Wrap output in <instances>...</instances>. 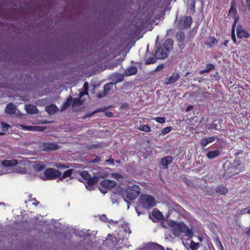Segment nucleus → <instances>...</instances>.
Here are the masks:
<instances>
[{
    "instance_id": "obj_1",
    "label": "nucleus",
    "mask_w": 250,
    "mask_h": 250,
    "mask_svg": "<svg viewBox=\"0 0 250 250\" xmlns=\"http://www.w3.org/2000/svg\"><path fill=\"white\" fill-rule=\"evenodd\" d=\"M245 170V165L240 160H226L223 163L221 171L223 176L226 178L238 174Z\"/></svg>"
},
{
    "instance_id": "obj_2",
    "label": "nucleus",
    "mask_w": 250,
    "mask_h": 250,
    "mask_svg": "<svg viewBox=\"0 0 250 250\" xmlns=\"http://www.w3.org/2000/svg\"><path fill=\"white\" fill-rule=\"evenodd\" d=\"M170 228L175 236H180L181 233H184L186 235L190 237L193 234L192 230L183 223H176L175 221L169 222Z\"/></svg>"
},
{
    "instance_id": "obj_3",
    "label": "nucleus",
    "mask_w": 250,
    "mask_h": 250,
    "mask_svg": "<svg viewBox=\"0 0 250 250\" xmlns=\"http://www.w3.org/2000/svg\"><path fill=\"white\" fill-rule=\"evenodd\" d=\"M173 41L171 39L167 40L163 47L158 48L155 53L157 59H164L168 56L169 52L172 49Z\"/></svg>"
},
{
    "instance_id": "obj_4",
    "label": "nucleus",
    "mask_w": 250,
    "mask_h": 250,
    "mask_svg": "<svg viewBox=\"0 0 250 250\" xmlns=\"http://www.w3.org/2000/svg\"><path fill=\"white\" fill-rule=\"evenodd\" d=\"M140 193V188L136 185H133L127 187L123 191L122 196L125 200L127 202V200H133L136 199Z\"/></svg>"
},
{
    "instance_id": "obj_5",
    "label": "nucleus",
    "mask_w": 250,
    "mask_h": 250,
    "mask_svg": "<svg viewBox=\"0 0 250 250\" xmlns=\"http://www.w3.org/2000/svg\"><path fill=\"white\" fill-rule=\"evenodd\" d=\"M80 177L78 179L80 181L83 182L85 180V186L87 189L89 190L93 189V186L98 181V178L97 177H91L89 173L86 171H83L80 174Z\"/></svg>"
},
{
    "instance_id": "obj_6",
    "label": "nucleus",
    "mask_w": 250,
    "mask_h": 250,
    "mask_svg": "<svg viewBox=\"0 0 250 250\" xmlns=\"http://www.w3.org/2000/svg\"><path fill=\"white\" fill-rule=\"evenodd\" d=\"M39 176L43 180H49L61 177V173L58 170L48 168L44 171L43 174H40Z\"/></svg>"
},
{
    "instance_id": "obj_7",
    "label": "nucleus",
    "mask_w": 250,
    "mask_h": 250,
    "mask_svg": "<svg viewBox=\"0 0 250 250\" xmlns=\"http://www.w3.org/2000/svg\"><path fill=\"white\" fill-rule=\"evenodd\" d=\"M140 203L145 208H148L155 206L156 201L152 196L145 194L142 195L140 198Z\"/></svg>"
},
{
    "instance_id": "obj_8",
    "label": "nucleus",
    "mask_w": 250,
    "mask_h": 250,
    "mask_svg": "<svg viewBox=\"0 0 250 250\" xmlns=\"http://www.w3.org/2000/svg\"><path fill=\"white\" fill-rule=\"evenodd\" d=\"M100 184L101 188H100L99 189L103 193H106L107 191L105 190H110L113 188L115 187L117 185L116 182L114 181L108 179H104L102 181Z\"/></svg>"
},
{
    "instance_id": "obj_9",
    "label": "nucleus",
    "mask_w": 250,
    "mask_h": 250,
    "mask_svg": "<svg viewBox=\"0 0 250 250\" xmlns=\"http://www.w3.org/2000/svg\"><path fill=\"white\" fill-rule=\"evenodd\" d=\"M236 32L237 37L239 38H249L250 36L249 33L244 29L242 26L240 25L236 27Z\"/></svg>"
},
{
    "instance_id": "obj_10",
    "label": "nucleus",
    "mask_w": 250,
    "mask_h": 250,
    "mask_svg": "<svg viewBox=\"0 0 250 250\" xmlns=\"http://www.w3.org/2000/svg\"><path fill=\"white\" fill-rule=\"evenodd\" d=\"M20 128L25 130L28 131H43L45 127L40 126H30V125H19Z\"/></svg>"
},
{
    "instance_id": "obj_11",
    "label": "nucleus",
    "mask_w": 250,
    "mask_h": 250,
    "mask_svg": "<svg viewBox=\"0 0 250 250\" xmlns=\"http://www.w3.org/2000/svg\"><path fill=\"white\" fill-rule=\"evenodd\" d=\"M81 97H80V98H70L67 100V101L63 105L66 107H68L70 106V105L72 104L73 106H74L75 105L77 104H82L83 102V101H81L80 100V98Z\"/></svg>"
},
{
    "instance_id": "obj_12",
    "label": "nucleus",
    "mask_w": 250,
    "mask_h": 250,
    "mask_svg": "<svg viewBox=\"0 0 250 250\" xmlns=\"http://www.w3.org/2000/svg\"><path fill=\"white\" fill-rule=\"evenodd\" d=\"M162 217L163 215L161 212L156 209H154L152 213L149 215V218H151L153 222H157L161 220Z\"/></svg>"
},
{
    "instance_id": "obj_13",
    "label": "nucleus",
    "mask_w": 250,
    "mask_h": 250,
    "mask_svg": "<svg viewBox=\"0 0 250 250\" xmlns=\"http://www.w3.org/2000/svg\"><path fill=\"white\" fill-rule=\"evenodd\" d=\"M236 3L235 0H232L231 2L230 9L229 11L228 15L229 18H232L233 19H238L237 18H235L236 14V10L235 8Z\"/></svg>"
},
{
    "instance_id": "obj_14",
    "label": "nucleus",
    "mask_w": 250,
    "mask_h": 250,
    "mask_svg": "<svg viewBox=\"0 0 250 250\" xmlns=\"http://www.w3.org/2000/svg\"><path fill=\"white\" fill-rule=\"evenodd\" d=\"M179 78V75L178 73H174L169 78H167L164 81V83L168 85L176 82Z\"/></svg>"
},
{
    "instance_id": "obj_15",
    "label": "nucleus",
    "mask_w": 250,
    "mask_h": 250,
    "mask_svg": "<svg viewBox=\"0 0 250 250\" xmlns=\"http://www.w3.org/2000/svg\"><path fill=\"white\" fill-rule=\"evenodd\" d=\"M191 22L192 20L190 17H184L180 21V26L182 27H188Z\"/></svg>"
},
{
    "instance_id": "obj_16",
    "label": "nucleus",
    "mask_w": 250,
    "mask_h": 250,
    "mask_svg": "<svg viewBox=\"0 0 250 250\" xmlns=\"http://www.w3.org/2000/svg\"><path fill=\"white\" fill-rule=\"evenodd\" d=\"M19 164V162L15 159L5 160L2 162L3 167H12Z\"/></svg>"
},
{
    "instance_id": "obj_17",
    "label": "nucleus",
    "mask_w": 250,
    "mask_h": 250,
    "mask_svg": "<svg viewBox=\"0 0 250 250\" xmlns=\"http://www.w3.org/2000/svg\"><path fill=\"white\" fill-rule=\"evenodd\" d=\"M173 158L171 156H167L162 159L161 164L165 168H167V166L171 163Z\"/></svg>"
},
{
    "instance_id": "obj_18",
    "label": "nucleus",
    "mask_w": 250,
    "mask_h": 250,
    "mask_svg": "<svg viewBox=\"0 0 250 250\" xmlns=\"http://www.w3.org/2000/svg\"><path fill=\"white\" fill-rule=\"evenodd\" d=\"M25 108L27 112L29 114H35L38 112V109L35 105L31 104L26 105Z\"/></svg>"
},
{
    "instance_id": "obj_19",
    "label": "nucleus",
    "mask_w": 250,
    "mask_h": 250,
    "mask_svg": "<svg viewBox=\"0 0 250 250\" xmlns=\"http://www.w3.org/2000/svg\"><path fill=\"white\" fill-rule=\"evenodd\" d=\"M45 110L49 114L52 115L58 110V108L55 104H51L47 106Z\"/></svg>"
},
{
    "instance_id": "obj_20",
    "label": "nucleus",
    "mask_w": 250,
    "mask_h": 250,
    "mask_svg": "<svg viewBox=\"0 0 250 250\" xmlns=\"http://www.w3.org/2000/svg\"><path fill=\"white\" fill-rule=\"evenodd\" d=\"M16 106L12 104H9L7 105L5 108V111L7 113L12 114L16 112Z\"/></svg>"
},
{
    "instance_id": "obj_21",
    "label": "nucleus",
    "mask_w": 250,
    "mask_h": 250,
    "mask_svg": "<svg viewBox=\"0 0 250 250\" xmlns=\"http://www.w3.org/2000/svg\"><path fill=\"white\" fill-rule=\"evenodd\" d=\"M214 138L213 137H209L208 138H204L201 140L200 144L202 146H206L208 144L213 142Z\"/></svg>"
},
{
    "instance_id": "obj_22",
    "label": "nucleus",
    "mask_w": 250,
    "mask_h": 250,
    "mask_svg": "<svg viewBox=\"0 0 250 250\" xmlns=\"http://www.w3.org/2000/svg\"><path fill=\"white\" fill-rule=\"evenodd\" d=\"M124 76L121 74H115L113 75V81H115L114 84H116L118 82H121L124 80Z\"/></svg>"
},
{
    "instance_id": "obj_23",
    "label": "nucleus",
    "mask_w": 250,
    "mask_h": 250,
    "mask_svg": "<svg viewBox=\"0 0 250 250\" xmlns=\"http://www.w3.org/2000/svg\"><path fill=\"white\" fill-rule=\"evenodd\" d=\"M46 166L42 162H41L37 164L34 166V169L38 172H40L46 168Z\"/></svg>"
},
{
    "instance_id": "obj_24",
    "label": "nucleus",
    "mask_w": 250,
    "mask_h": 250,
    "mask_svg": "<svg viewBox=\"0 0 250 250\" xmlns=\"http://www.w3.org/2000/svg\"><path fill=\"white\" fill-rule=\"evenodd\" d=\"M137 69L135 67H130L125 71V74L127 76H131L137 73Z\"/></svg>"
},
{
    "instance_id": "obj_25",
    "label": "nucleus",
    "mask_w": 250,
    "mask_h": 250,
    "mask_svg": "<svg viewBox=\"0 0 250 250\" xmlns=\"http://www.w3.org/2000/svg\"><path fill=\"white\" fill-rule=\"evenodd\" d=\"M238 19H235L234 21H233V23L231 27V37L232 40L233 41L234 43L236 42V37L235 36V27L236 26V24L237 22Z\"/></svg>"
},
{
    "instance_id": "obj_26",
    "label": "nucleus",
    "mask_w": 250,
    "mask_h": 250,
    "mask_svg": "<svg viewBox=\"0 0 250 250\" xmlns=\"http://www.w3.org/2000/svg\"><path fill=\"white\" fill-rule=\"evenodd\" d=\"M217 44V40L214 37H210L206 42L209 47H212Z\"/></svg>"
},
{
    "instance_id": "obj_27",
    "label": "nucleus",
    "mask_w": 250,
    "mask_h": 250,
    "mask_svg": "<svg viewBox=\"0 0 250 250\" xmlns=\"http://www.w3.org/2000/svg\"><path fill=\"white\" fill-rule=\"evenodd\" d=\"M88 83L87 82H85L83 86V92L80 91L79 95L80 97H82L84 95L88 94Z\"/></svg>"
},
{
    "instance_id": "obj_28",
    "label": "nucleus",
    "mask_w": 250,
    "mask_h": 250,
    "mask_svg": "<svg viewBox=\"0 0 250 250\" xmlns=\"http://www.w3.org/2000/svg\"><path fill=\"white\" fill-rule=\"evenodd\" d=\"M219 155L218 150L211 151L208 152L207 156L209 159H213Z\"/></svg>"
},
{
    "instance_id": "obj_29",
    "label": "nucleus",
    "mask_w": 250,
    "mask_h": 250,
    "mask_svg": "<svg viewBox=\"0 0 250 250\" xmlns=\"http://www.w3.org/2000/svg\"><path fill=\"white\" fill-rule=\"evenodd\" d=\"M73 170L72 169H68L65 171L63 174L62 175L61 177H60L61 179H64L66 177H69L71 175L72 173Z\"/></svg>"
},
{
    "instance_id": "obj_30",
    "label": "nucleus",
    "mask_w": 250,
    "mask_h": 250,
    "mask_svg": "<svg viewBox=\"0 0 250 250\" xmlns=\"http://www.w3.org/2000/svg\"><path fill=\"white\" fill-rule=\"evenodd\" d=\"M138 129L146 132H149L150 130L149 126L146 125H141L138 127Z\"/></svg>"
},
{
    "instance_id": "obj_31",
    "label": "nucleus",
    "mask_w": 250,
    "mask_h": 250,
    "mask_svg": "<svg viewBox=\"0 0 250 250\" xmlns=\"http://www.w3.org/2000/svg\"><path fill=\"white\" fill-rule=\"evenodd\" d=\"M113 84H114L113 83H110L105 84L104 86V91L105 92L108 91L113 87Z\"/></svg>"
},
{
    "instance_id": "obj_32",
    "label": "nucleus",
    "mask_w": 250,
    "mask_h": 250,
    "mask_svg": "<svg viewBox=\"0 0 250 250\" xmlns=\"http://www.w3.org/2000/svg\"><path fill=\"white\" fill-rule=\"evenodd\" d=\"M156 59H157L153 57L147 58L146 60V63L147 64L154 63L156 62Z\"/></svg>"
},
{
    "instance_id": "obj_33",
    "label": "nucleus",
    "mask_w": 250,
    "mask_h": 250,
    "mask_svg": "<svg viewBox=\"0 0 250 250\" xmlns=\"http://www.w3.org/2000/svg\"><path fill=\"white\" fill-rule=\"evenodd\" d=\"M177 38L181 42H183L185 39V35L183 32H179L177 34Z\"/></svg>"
},
{
    "instance_id": "obj_34",
    "label": "nucleus",
    "mask_w": 250,
    "mask_h": 250,
    "mask_svg": "<svg viewBox=\"0 0 250 250\" xmlns=\"http://www.w3.org/2000/svg\"><path fill=\"white\" fill-rule=\"evenodd\" d=\"M45 148L48 150H55L57 148V147L53 144H46L45 145Z\"/></svg>"
},
{
    "instance_id": "obj_35",
    "label": "nucleus",
    "mask_w": 250,
    "mask_h": 250,
    "mask_svg": "<svg viewBox=\"0 0 250 250\" xmlns=\"http://www.w3.org/2000/svg\"><path fill=\"white\" fill-rule=\"evenodd\" d=\"M172 128L171 126L166 127L162 130V132L161 134L163 135H165L169 133L172 130Z\"/></svg>"
},
{
    "instance_id": "obj_36",
    "label": "nucleus",
    "mask_w": 250,
    "mask_h": 250,
    "mask_svg": "<svg viewBox=\"0 0 250 250\" xmlns=\"http://www.w3.org/2000/svg\"><path fill=\"white\" fill-rule=\"evenodd\" d=\"M228 188L223 186L220 187V195H225V194L228 192Z\"/></svg>"
},
{
    "instance_id": "obj_37",
    "label": "nucleus",
    "mask_w": 250,
    "mask_h": 250,
    "mask_svg": "<svg viewBox=\"0 0 250 250\" xmlns=\"http://www.w3.org/2000/svg\"><path fill=\"white\" fill-rule=\"evenodd\" d=\"M190 248L193 250H196L199 248V244L191 241L190 244Z\"/></svg>"
},
{
    "instance_id": "obj_38",
    "label": "nucleus",
    "mask_w": 250,
    "mask_h": 250,
    "mask_svg": "<svg viewBox=\"0 0 250 250\" xmlns=\"http://www.w3.org/2000/svg\"><path fill=\"white\" fill-rule=\"evenodd\" d=\"M170 221H173L171 220H170V219L164 221L162 222V226H163V227H164L165 228H167L168 227H170V224L169 223V222H170Z\"/></svg>"
},
{
    "instance_id": "obj_39",
    "label": "nucleus",
    "mask_w": 250,
    "mask_h": 250,
    "mask_svg": "<svg viewBox=\"0 0 250 250\" xmlns=\"http://www.w3.org/2000/svg\"><path fill=\"white\" fill-rule=\"evenodd\" d=\"M213 68V65L210 64H208L207 65V68L204 70H202L200 71L201 74H203L205 72H208Z\"/></svg>"
},
{
    "instance_id": "obj_40",
    "label": "nucleus",
    "mask_w": 250,
    "mask_h": 250,
    "mask_svg": "<svg viewBox=\"0 0 250 250\" xmlns=\"http://www.w3.org/2000/svg\"><path fill=\"white\" fill-rule=\"evenodd\" d=\"M155 120L159 123H164L165 122V119L164 117H157Z\"/></svg>"
},
{
    "instance_id": "obj_41",
    "label": "nucleus",
    "mask_w": 250,
    "mask_h": 250,
    "mask_svg": "<svg viewBox=\"0 0 250 250\" xmlns=\"http://www.w3.org/2000/svg\"><path fill=\"white\" fill-rule=\"evenodd\" d=\"M55 167L58 168H65L67 167L65 165L60 163L56 164Z\"/></svg>"
},
{
    "instance_id": "obj_42",
    "label": "nucleus",
    "mask_w": 250,
    "mask_h": 250,
    "mask_svg": "<svg viewBox=\"0 0 250 250\" xmlns=\"http://www.w3.org/2000/svg\"><path fill=\"white\" fill-rule=\"evenodd\" d=\"M2 128L3 130L6 131L10 127V126L6 123H2Z\"/></svg>"
},
{
    "instance_id": "obj_43",
    "label": "nucleus",
    "mask_w": 250,
    "mask_h": 250,
    "mask_svg": "<svg viewBox=\"0 0 250 250\" xmlns=\"http://www.w3.org/2000/svg\"><path fill=\"white\" fill-rule=\"evenodd\" d=\"M112 177L116 179V180H119L121 178H122V176L120 174L116 173V174H113Z\"/></svg>"
},
{
    "instance_id": "obj_44",
    "label": "nucleus",
    "mask_w": 250,
    "mask_h": 250,
    "mask_svg": "<svg viewBox=\"0 0 250 250\" xmlns=\"http://www.w3.org/2000/svg\"><path fill=\"white\" fill-rule=\"evenodd\" d=\"M247 208H243L239 211L238 214L239 215L245 214V213H247Z\"/></svg>"
},
{
    "instance_id": "obj_45",
    "label": "nucleus",
    "mask_w": 250,
    "mask_h": 250,
    "mask_svg": "<svg viewBox=\"0 0 250 250\" xmlns=\"http://www.w3.org/2000/svg\"><path fill=\"white\" fill-rule=\"evenodd\" d=\"M100 219L101 220L104 221V222H106L107 221V217L106 216V215L105 214H103L101 217H100Z\"/></svg>"
},
{
    "instance_id": "obj_46",
    "label": "nucleus",
    "mask_w": 250,
    "mask_h": 250,
    "mask_svg": "<svg viewBox=\"0 0 250 250\" xmlns=\"http://www.w3.org/2000/svg\"><path fill=\"white\" fill-rule=\"evenodd\" d=\"M164 67V65L161 64L159 66H157V68L155 69L156 71H158L161 69H162Z\"/></svg>"
},
{
    "instance_id": "obj_47",
    "label": "nucleus",
    "mask_w": 250,
    "mask_h": 250,
    "mask_svg": "<svg viewBox=\"0 0 250 250\" xmlns=\"http://www.w3.org/2000/svg\"><path fill=\"white\" fill-rule=\"evenodd\" d=\"M100 110H95L94 112H93L92 113H90V114H87L86 115V117H90L91 116H92V115H93L94 113H97L98 112H99Z\"/></svg>"
},
{
    "instance_id": "obj_48",
    "label": "nucleus",
    "mask_w": 250,
    "mask_h": 250,
    "mask_svg": "<svg viewBox=\"0 0 250 250\" xmlns=\"http://www.w3.org/2000/svg\"><path fill=\"white\" fill-rule=\"evenodd\" d=\"M128 106V104L125 103V104H122L121 108H122L123 109H125V108H126V107H127Z\"/></svg>"
},
{
    "instance_id": "obj_49",
    "label": "nucleus",
    "mask_w": 250,
    "mask_h": 250,
    "mask_svg": "<svg viewBox=\"0 0 250 250\" xmlns=\"http://www.w3.org/2000/svg\"><path fill=\"white\" fill-rule=\"evenodd\" d=\"M245 234H246L248 235H250V226L249 228H248L246 229V230L245 232Z\"/></svg>"
},
{
    "instance_id": "obj_50",
    "label": "nucleus",
    "mask_w": 250,
    "mask_h": 250,
    "mask_svg": "<svg viewBox=\"0 0 250 250\" xmlns=\"http://www.w3.org/2000/svg\"><path fill=\"white\" fill-rule=\"evenodd\" d=\"M246 5L248 9L250 10V0H247Z\"/></svg>"
},
{
    "instance_id": "obj_51",
    "label": "nucleus",
    "mask_w": 250,
    "mask_h": 250,
    "mask_svg": "<svg viewBox=\"0 0 250 250\" xmlns=\"http://www.w3.org/2000/svg\"><path fill=\"white\" fill-rule=\"evenodd\" d=\"M112 113L111 112H107L106 113V115L107 116H108V117H110L111 116Z\"/></svg>"
},
{
    "instance_id": "obj_52",
    "label": "nucleus",
    "mask_w": 250,
    "mask_h": 250,
    "mask_svg": "<svg viewBox=\"0 0 250 250\" xmlns=\"http://www.w3.org/2000/svg\"><path fill=\"white\" fill-rule=\"evenodd\" d=\"M39 203V202H37V201L36 200H35L32 203V204L35 206H37V204Z\"/></svg>"
},
{
    "instance_id": "obj_53",
    "label": "nucleus",
    "mask_w": 250,
    "mask_h": 250,
    "mask_svg": "<svg viewBox=\"0 0 250 250\" xmlns=\"http://www.w3.org/2000/svg\"><path fill=\"white\" fill-rule=\"evenodd\" d=\"M220 249H221L222 250H223V246L220 241Z\"/></svg>"
},
{
    "instance_id": "obj_54",
    "label": "nucleus",
    "mask_w": 250,
    "mask_h": 250,
    "mask_svg": "<svg viewBox=\"0 0 250 250\" xmlns=\"http://www.w3.org/2000/svg\"><path fill=\"white\" fill-rule=\"evenodd\" d=\"M228 43V41L226 40L223 43V44L225 45H227V43Z\"/></svg>"
},
{
    "instance_id": "obj_55",
    "label": "nucleus",
    "mask_w": 250,
    "mask_h": 250,
    "mask_svg": "<svg viewBox=\"0 0 250 250\" xmlns=\"http://www.w3.org/2000/svg\"><path fill=\"white\" fill-rule=\"evenodd\" d=\"M125 230L126 232H128L129 233H130V232H131V230L129 228H128L127 229H126Z\"/></svg>"
},
{
    "instance_id": "obj_56",
    "label": "nucleus",
    "mask_w": 250,
    "mask_h": 250,
    "mask_svg": "<svg viewBox=\"0 0 250 250\" xmlns=\"http://www.w3.org/2000/svg\"><path fill=\"white\" fill-rule=\"evenodd\" d=\"M247 212L248 213L250 214V208L249 209L247 210Z\"/></svg>"
},
{
    "instance_id": "obj_57",
    "label": "nucleus",
    "mask_w": 250,
    "mask_h": 250,
    "mask_svg": "<svg viewBox=\"0 0 250 250\" xmlns=\"http://www.w3.org/2000/svg\"><path fill=\"white\" fill-rule=\"evenodd\" d=\"M158 39H159V36H157V39H156V42H157L158 41Z\"/></svg>"
},
{
    "instance_id": "obj_58",
    "label": "nucleus",
    "mask_w": 250,
    "mask_h": 250,
    "mask_svg": "<svg viewBox=\"0 0 250 250\" xmlns=\"http://www.w3.org/2000/svg\"><path fill=\"white\" fill-rule=\"evenodd\" d=\"M42 123H43V124H46L47 122H42Z\"/></svg>"
},
{
    "instance_id": "obj_59",
    "label": "nucleus",
    "mask_w": 250,
    "mask_h": 250,
    "mask_svg": "<svg viewBox=\"0 0 250 250\" xmlns=\"http://www.w3.org/2000/svg\"><path fill=\"white\" fill-rule=\"evenodd\" d=\"M2 134H3V133H2L0 132V135H2Z\"/></svg>"
},
{
    "instance_id": "obj_60",
    "label": "nucleus",
    "mask_w": 250,
    "mask_h": 250,
    "mask_svg": "<svg viewBox=\"0 0 250 250\" xmlns=\"http://www.w3.org/2000/svg\"><path fill=\"white\" fill-rule=\"evenodd\" d=\"M64 108H64V107H63V108H62V110H64Z\"/></svg>"
},
{
    "instance_id": "obj_61",
    "label": "nucleus",
    "mask_w": 250,
    "mask_h": 250,
    "mask_svg": "<svg viewBox=\"0 0 250 250\" xmlns=\"http://www.w3.org/2000/svg\"><path fill=\"white\" fill-rule=\"evenodd\" d=\"M159 247L162 248V246H159Z\"/></svg>"
}]
</instances>
